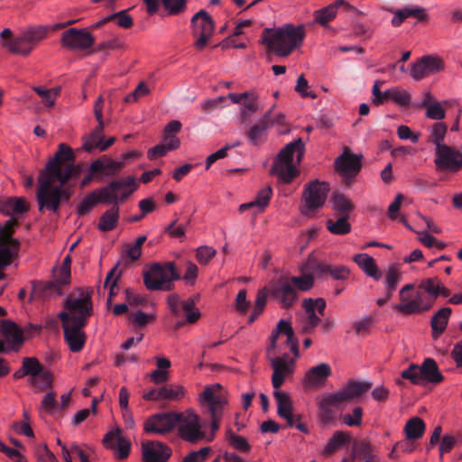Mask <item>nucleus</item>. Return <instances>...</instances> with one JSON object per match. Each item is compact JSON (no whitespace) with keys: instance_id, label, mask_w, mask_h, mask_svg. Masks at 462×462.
<instances>
[{"instance_id":"c9c22d12","label":"nucleus","mask_w":462,"mask_h":462,"mask_svg":"<svg viewBox=\"0 0 462 462\" xmlns=\"http://www.w3.org/2000/svg\"><path fill=\"white\" fill-rule=\"evenodd\" d=\"M2 333L11 348L17 350L23 342L21 328L10 320H5L2 324Z\"/></svg>"},{"instance_id":"4468645a","label":"nucleus","mask_w":462,"mask_h":462,"mask_svg":"<svg viewBox=\"0 0 462 462\" xmlns=\"http://www.w3.org/2000/svg\"><path fill=\"white\" fill-rule=\"evenodd\" d=\"M60 42L67 49L84 51L93 46L95 38L85 29L69 28L61 34Z\"/></svg>"},{"instance_id":"39448f33","label":"nucleus","mask_w":462,"mask_h":462,"mask_svg":"<svg viewBox=\"0 0 462 462\" xmlns=\"http://www.w3.org/2000/svg\"><path fill=\"white\" fill-rule=\"evenodd\" d=\"M75 154L66 143H60L57 152L45 166L42 172L57 178V181L65 185L69 179L79 172L74 165Z\"/></svg>"},{"instance_id":"338daca9","label":"nucleus","mask_w":462,"mask_h":462,"mask_svg":"<svg viewBox=\"0 0 462 462\" xmlns=\"http://www.w3.org/2000/svg\"><path fill=\"white\" fill-rule=\"evenodd\" d=\"M446 112L441 103L434 102L426 110V116L432 120H441L445 117Z\"/></svg>"},{"instance_id":"2f4dec72","label":"nucleus","mask_w":462,"mask_h":462,"mask_svg":"<svg viewBox=\"0 0 462 462\" xmlns=\"http://www.w3.org/2000/svg\"><path fill=\"white\" fill-rule=\"evenodd\" d=\"M272 110L273 108L268 110L260 118V120L255 125L251 126L246 132V136L253 144H258L259 140L263 135L265 130L273 125V121L272 119Z\"/></svg>"},{"instance_id":"20e7f679","label":"nucleus","mask_w":462,"mask_h":462,"mask_svg":"<svg viewBox=\"0 0 462 462\" xmlns=\"http://www.w3.org/2000/svg\"><path fill=\"white\" fill-rule=\"evenodd\" d=\"M55 181H57L56 177L41 171L38 179L39 187L36 194L40 211L47 209L52 212H57L60 208V203L69 199L70 193L67 189H63L64 185L60 183L59 186H53Z\"/></svg>"},{"instance_id":"49530a36","label":"nucleus","mask_w":462,"mask_h":462,"mask_svg":"<svg viewBox=\"0 0 462 462\" xmlns=\"http://www.w3.org/2000/svg\"><path fill=\"white\" fill-rule=\"evenodd\" d=\"M273 396L277 402V413L280 417H288L291 413L293 407L291 400L288 393L282 391H275Z\"/></svg>"},{"instance_id":"13d9d810","label":"nucleus","mask_w":462,"mask_h":462,"mask_svg":"<svg viewBox=\"0 0 462 462\" xmlns=\"http://www.w3.org/2000/svg\"><path fill=\"white\" fill-rule=\"evenodd\" d=\"M363 414L361 407H355L352 413H346L342 416V421L349 427H358L362 424Z\"/></svg>"},{"instance_id":"4d7b16f0","label":"nucleus","mask_w":462,"mask_h":462,"mask_svg":"<svg viewBox=\"0 0 462 462\" xmlns=\"http://www.w3.org/2000/svg\"><path fill=\"white\" fill-rule=\"evenodd\" d=\"M22 365L27 375L32 376L34 380H36L37 374L41 373L43 367L36 357H24Z\"/></svg>"},{"instance_id":"bb28decb","label":"nucleus","mask_w":462,"mask_h":462,"mask_svg":"<svg viewBox=\"0 0 462 462\" xmlns=\"http://www.w3.org/2000/svg\"><path fill=\"white\" fill-rule=\"evenodd\" d=\"M146 5L149 14L158 12L161 5L167 11L168 14L175 15L185 11L187 0H142Z\"/></svg>"},{"instance_id":"a211bd4d","label":"nucleus","mask_w":462,"mask_h":462,"mask_svg":"<svg viewBox=\"0 0 462 462\" xmlns=\"http://www.w3.org/2000/svg\"><path fill=\"white\" fill-rule=\"evenodd\" d=\"M434 162L438 170L457 171L462 169V152L448 145L440 146L436 149Z\"/></svg>"},{"instance_id":"8fccbe9b","label":"nucleus","mask_w":462,"mask_h":462,"mask_svg":"<svg viewBox=\"0 0 462 462\" xmlns=\"http://www.w3.org/2000/svg\"><path fill=\"white\" fill-rule=\"evenodd\" d=\"M49 27L38 26L32 27L23 32L27 44L31 47V50L42 39L47 36Z\"/></svg>"},{"instance_id":"4be33fe9","label":"nucleus","mask_w":462,"mask_h":462,"mask_svg":"<svg viewBox=\"0 0 462 462\" xmlns=\"http://www.w3.org/2000/svg\"><path fill=\"white\" fill-rule=\"evenodd\" d=\"M143 462H167L171 456V449L161 441L149 440L143 442Z\"/></svg>"},{"instance_id":"e2e57ef3","label":"nucleus","mask_w":462,"mask_h":462,"mask_svg":"<svg viewBox=\"0 0 462 462\" xmlns=\"http://www.w3.org/2000/svg\"><path fill=\"white\" fill-rule=\"evenodd\" d=\"M392 100L399 106H407L411 103V97L405 89L401 88H393Z\"/></svg>"},{"instance_id":"9b49d317","label":"nucleus","mask_w":462,"mask_h":462,"mask_svg":"<svg viewBox=\"0 0 462 462\" xmlns=\"http://www.w3.org/2000/svg\"><path fill=\"white\" fill-rule=\"evenodd\" d=\"M179 434L182 439L197 443L205 438V432L201 429L199 417L191 410L178 412Z\"/></svg>"},{"instance_id":"58836bf2","label":"nucleus","mask_w":462,"mask_h":462,"mask_svg":"<svg viewBox=\"0 0 462 462\" xmlns=\"http://www.w3.org/2000/svg\"><path fill=\"white\" fill-rule=\"evenodd\" d=\"M350 217L335 216L326 220V227L329 233L337 236H344L351 231Z\"/></svg>"},{"instance_id":"774afa93","label":"nucleus","mask_w":462,"mask_h":462,"mask_svg":"<svg viewBox=\"0 0 462 462\" xmlns=\"http://www.w3.org/2000/svg\"><path fill=\"white\" fill-rule=\"evenodd\" d=\"M210 448H202L198 451H192L188 454L181 462H204L210 453Z\"/></svg>"},{"instance_id":"cd10ccee","label":"nucleus","mask_w":462,"mask_h":462,"mask_svg":"<svg viewBox=\"0 0 462 462\" xmlns=\"http://www.w3.org/2000/svg\"><path fill=\"white\" fill-rule=\"evenodd\" d=\"M124 167V162H116L104 155L94 161L89 167L91 172H97L99 178L113 177Z\"/></svg>"},{"instance_id":"7c9ffc66","label":"nucleus","mask_w":462,"mask_h":462,"mask_svg":"<svg viewBox=\"0 0 462 462\" xmlns=\"http://www.w3.org/2000/svg\"><path fill=\"white\" fill-rule=\"evenodd\" d=\"M18 226V221L14 218L9 219L4 227L1 226V242L0 245H6L7 248L11 251V255L17 256L20 242L17 239L12 237L13 233L14 232L15 226Z\"/></svg>"},{"instance_id":"7ed1b4c3","label":"nucleus","mask_w":462,"mask_h":462,"mask_svg":"<svg viewBox=\"0 0 462 462\" xmlns=\"http://www.w3.org/2000/svg\"><path fill=\"white\" fill-rule=\"evenodd\" d=\"M304 154V143L301 138L289 143L275 157L271 173L278 176L283 183H291L299 174L297 165Z\"/></svg>"},{"instance_id":"dca6fc26","label":"nucleus","mask_w":462,"mask_h":462,"mask_svg":"<svg viewBox=\"0 0 462 462\" xmlns=\"http://www.w3.org/2000/svg\"><path fill=\"white\" fill-rule=\"evenodd\" d=\"M272 295L284 309H290L298 299V291L290 277L281 276L272 286Z\"/></svg>"},{"instance_id":"a878e982","label":"nucleus","mask_w":462,"mask_h":462,"mask_svg":"<svg viewBox=\"0 0 462 462\" xmlns=\"http://www.w3.org/2000/svg\"><path fill=\"white\" fill-rule=\"evenodd\" d=\"M270 361L273 369L272 384L274 389L278 390L282 385L285 377L292 373L291 360L289 355L285 354L281 357H273Z\"/></svg>"},{"instance_id":"09e8293b","label":"nucleus","mask_w":462,"mask_h":462,"mask_svg":"<svg viewBox=\"0 0 462 462\" xmlns=\"http://www.w3.org/2000/svg\"><path fill=\"white\" fill-rule=\"evenodd\" d=\"M349 440L350 437L346 433L339 430L336 431L326 445L324 453L330 455L341 448Z\"/></svg>"},{"instance_id":"79ce46f5","label":"nucleus","mask_w":462,"mask_h":462,"mask_svg":"<svg viewBox=\"0 0 462 462\" xmlns=\"http://www.w3.org/2000/svg\"><path fill=\"white\" fill-rule=\"evenodd\" d=\"M322 275H329L335 280L345 281L349 276V270L344 265H332L319 262V278Z\"/></svg>"},{"instance_id":"2eb2a0df","label":"nucleus","mask_w":462,"mask_h":462,"mask_svg":"<svg viewBox=\"0 0 462 462\" xmlns=\"http://www.w3.org/2000/svg\"><path fill=\"white\" fill-rule=\"evenodd\" d=\"M178 412L169 411L156 413L144 422V431L147 433L165 434L171 432L178 423Z\"/></svg>"},{"instance_id":"b1692460","label":"nucleus","mask_w":462,"mask_h":462,"mask_svg":"<svg viewBox=\"0 0 462 462\" xmlns=\"http://www.w3.org/2000/svg\"><path fill=\"white\" fill-rule=\"evenodd\" d=\"M103 442L106 448L114 449L117 459H125L129 456L131 442L121 435V430L116 429L106 434Z\"/></svg>"},{"instance_id":"69168bd1","label":"nucleus","mask_w":462,"mask_h":462,"mask_svg":"<svg viewBox=\"0 0 462 462\" xmlns=\"http://www.w3.org/2000/svg\"><path fill=\"white\" fill-rule=\"evenodd\" d=\"M245 97H244V101L242 102V108L251 111V113H255L258 108V95L254 91H245Z\"/></svg>"},{"instance_id":"6e6552de","label":"nucleus","mask_w":462,"mask_h":462,"mask_svg":"<svg viewBox=\"0 0 462 462\" xmlns=\"http://www.w3.org/2000/svg\"><path fill=\"white\" fill-rule=\"evenodd\" d=\"M200 402L210 415L212 437L208 441H211L214 439L215 433L219 430L222 412L226 404V400L220 393V385L207 386L200 394Z\"/></svg>"},{"instance_id":"864d4df0","label":"nucleus","mask_w":462,"mask_h":462,"mask_svg":"<svg viewBox=\"0 0 462 462\" xmlns=\"http://www.w3.org/2000/svg\"><path fill=\"white\" fill-rule=\"evenodd\" d=\"M303 389L306 393H314L318 389V365L312 366L306 374Z\"/></svg>"},{"instance_id":"f8f14e48","label":"nucleus","mask_w":462,"mask_h":462,"mask_svg":"<svg viewBox=\"0 0 462 462\" xmlns=\"http://www.w3.org/2000/svg\"><path fill=\"white\" fill-rule=\"evenodd\" d=\"M192 35L197 38L195 46L197 49H203L208 40L212 37L215 23L212 17L204 10L199 11L191 18Z\"/></svg>"},{"instance_id":"a19ab883","label":"nucleus","mask_w":462,"mask_h":462,"mask_svg":"<svg viewBox=\"0 0 462 462\" xmlns=\"http://www.w3.org/2000/svg\"><path fill=\"white\" fill-rule=\"evenodd\" d=\"M119 219V207L114 206L107 209L99 218L98 229L103 232L116 228Z\"/></svg>"},{"instance_id":"5fc2aeb1","label":"nucleus","mask_w":462,"mask_h":462,"mask_svg":"<svg viewBox=\"0 0 462 462\" xmlns=\"http://www.w3.org/2000/svg\"><path fill=\"white\" fill-rule=\"evenodd\" d=\"M183 311L186 313V322L189 324L195 323L200 317V312L195 309V302L192 299L180 302Z\"/></svg>"},{"instance_id":"f03ea898","label":"nucleus","mask_w":462,"mask_h":462,"mask_svg":"<svg viewBox=\"0 0 462 462\" xmlns=\"http://www.w3.org/2000/svg\"><path fill=\"white\" fill-rule=\"evenodd\" d=\"M304 36L303 25L287 23L276 29L265 28L262 42L277 56L287 57L301 44Z\"/></svg>"},{"instance_id":"de8ad7c7","label":"nucleus","mask_w":462,"mask_h":462,"mask_svg":"<svg viewBox=\"0 0 462 462\" xmlns=\"http://www.w3.org/2000/svg\"><path fill=\"white\" fill-rule=\"evenodd\" d=\"M441 282L438 278L424 279L419 284V289L422 291L428 298L434 303L439 296V286Z\"/></svg>"},{"instance_id":"9d476101","label":"nucleus","mask_w":462,"mask_h":462,"mask_svg":"<svg viewBox=\"0 0 462 462\" xmlns=\"http://www.w3.org/2000/svg\"><path fill=\"white\" fill-rule=\"evenodd\" d=\"M138 188L134 176L123 177L109 182L103 188V200L106 204L118 206Z\"/></svg>"},{"instance_id":"c85d7f7f","label":"nucleus","mask_w":462,"mask_h":462,"mask_svg":"<svg viewBox=\"0 0 462 462\" xmlns=\"http://www.w3.org/2000/svg\"><path fill=\"white\" fill-rule=\"evenodd\" d=\"M32 284V299L47 300L54 297H59L62 294V289L54 281L46 282L34 281Z\"/></svg>"},{"instance_id":"3c124183","label":"nucleus","mask_w":462,"mask_h":462,"mask_svg":"<svg viewBox=\"0 0 462 462\" xmlns=\"http://www.w3.org/2000/svg\"><path fill=\"white\" fill-rule=\"evenodd\" d=\"M162 401H180L185 396V388L182 385L169 384L161 387Z\"/></svg>"},{"instance_id":"a18cd8bd","label":"nucleus","mask_w":462,"mask_h":462,"mask_svg":"<svg viewBox=\"0 0 462 462\" xmlns=\"http://www.w3.org/2000/svg\"><path fill=\"white\" fill-rule=\"evenodd\" d=\"M402 278V273L397 264H393L388 268L384 278V285L386 291L389 292L390 295H393Z\"/></svg>"},{"instance_id":"6ab92c4d","label":"nucleus","mask_w":462,"mask_h":462,"mask_svg":"<svg viewBox=\"0 0 462 462\" xmlns=\"http://www.w3.org/2000/svg\"><path fill=\"white\" fill-rule=\"evenodd\" d=\"M433 304L431 300L418 288L406 302L397 304L394 309L404 315H411L428 311Z\"/></svg>"},{"instance_id":"052dcab7","label":"nucleus","mask_w":462,"mask_h":462,"mask_svg":"<svg viewBox=\"0 0 462 462\" xmlns=\"http://www.w3.org/2000/svg\"><path fill=\"white\" fill-rule=\"evenodd\" d=\"M217 251L208 245H202L196 250V259L200 264H208V262L216 255Z\"/></svg>"},{"instance_id":"1a4fd4ad","label":"nucleus","mask_w":462,"mask_h":462,"mask_svg":"<svg viewBox=\"0 0 462 462\" xmlns=\"http://www.w3.org/2000/svg\"><path fill=\"white\" fill-rule=\"evenodd\" d=\"M362 159V154L352 152L349 147H345L343 152L335 159V171L346 186H351L355 178L360 172Z\"/></svg>"},{"instance_id":"c03bdc74","label":"nucleus","mask_w":462,"mask_h":462,"mask_svg":"<svg viewBox=\"0 0 462 462\" xmlns=\"http://www.w3.org/2000/svg\"><path fill=\"white\" fill-rule=\"evenodd\" d=\"M425 429L424 421L419 417H413L407 421L404 431L408 439L415 440L421 438Z\"/></svg>"},{"instance_id":"ddd939ff","label":"nucleus","mask_w":462,"mask_h":462,"mask_svg":"<svg viewBox=\"0 0 462 462\" xmlns=\"http://www.w3.org/2000/svg\"><path fill=\"white\" fill-rule=\"evenodd\" d=\"M58 317L62 322L64 338L70 351L79 352L86 342V335L82 331L86 324H83V320H79L78 323H69V315L66 313H59Z\"/></svg>"},{"instance_id":"603ef678","label":"nucleus","mask_w":462,"mask_h":462,"mask_svg":"<svg viewBox=\"0 0 462 462\" xmlns=\"http://www.w3.org/2000/svg\"><path fill=\"white\" fill-rule=\"evenodd\" d=\"M226 438L229 444L240 452L249 453L251 446L247 439L242 436L236 435L231 429H227Z\"/></svg>"},{"instance_id":"423d86ee","label":"nucleus","mask_w":462,"mask_h":462,"mask_svg":"<svg viewBox=\"0 0 462 462\" xmlns=\"http://www.w3.org/2000/svg\"><path fill=\"white\" fill-rule=\"evenodd\" d=\"M180 279V276L172 262L153 263L143 273L144 284L151 291H171L172 288L171 282Z\"/></svg>"},{"instance_id":"f3484780","label":"nucleus","mask_w":462,"mask_h":462,"mask_svg":"<svg viewBox=\"0 0 462 462\" xmlns=\"http://www.w3.org/2000/svg\"><path fill=\"white\" fill-rule=\"evenodd\" d=\"M443 60L432 55L423 56L412 63L411 68V76L415 80H420L431 74L443 70Z\"/></svg>"},{"instance_id":"f704fd0d","label":"nucleus","mask_w":462,"mask_h":462,"mask_svg":"<svg viewBox=\"0 0 462 462\" xmlns=\"http://www.w3.org/2000/svg\"><path fill=\"white\" fill-rule=\"evenodd\" d=\"M273 195V189L270 186L262 189L258 193L254 200L240 205V212H244L250 208H255L254 214L262 213L264 211L266 207L269 205L270 199Z\"/></svg>"},{"instance_id":"c756f323","label":"nucleus","mask_w":462,"mask_h":462,"mask_svg":"<svg viewBox=\"0 0 462 462\" xmlns=\"http://www.w3.org/2000/svg\"><path fill=\"white\" fill-rule=\"evenodd\" d=\"M328 205L334 212V216L350 217L355 208L352 200L337 190L334 191L328 199Z\"/></svg>"},{"instance_id":"aec40b11","label":"nucleus","mask_w":462,"mask_h":462,"mask_svg":"<svg viewBox=\"0 0 462 462\" xmlns=\"http://www.w3.org/2000/svg\"><path fill=\"white\" fill-rule=\"evenodd\" d=\"M299 210L308 218L313 217L318 212V179L304 185Z\"/></svg>"},{"instance_id":"0e129e2a","label":"nucleus","mask_w":462,"mask_h":462,"mask_svg":"<svg viewBox=\"0 0 462 462\" xmlns=\"http://www.w3.org/2000/svg\"><path fill=\"white\" fill-rule=\"evenodd\" d=\"M373 323L374 318L372 316H365L361 320L354 322L353 328L356 335L365 337L369 334Z\"/></svg>"},{"instance_id":"6e6d98bb","label":"nucleus","mask_w":462,"mask_h":462,"mask_svg":"<svg viewBox=\"0 0 462 462\" xmlns=\"http://www.w3.org/2000/svg\"><path fill=\"white\" fill-rule=\"evenodd\" d=\"M402 379L409 380L413 384H422L420 365L416 364H411L408 368L404 369L401 373Z\"/></svg>"},{"instance_id":"4c0bfd02","label":"nucleus","mask_w":462,"mask_h":462,"mask_svg":"<svg viewBox=\"0 0 462 462\" xmlns=\"http://www.w3.org/2000/svg\"><path fill=\"white\" fill-rule=\"evenodd\" d=\"M355 263L370 277L379 280L381 272L373 257L367 254H357L354 257Z\"/></svg>"},{"instance_id":"f257e3e1","label":"nucleus","mask_w":462,"mask_h":462,"mask_svg":"<svg viewBox=\"0 0 462 462\" xmlns=\"http://www.w3.org/2000/svg\"><path fill=\"white\" fill-rule=\"evenodd\" d=\"M371 387L372 383L369 382L349 380L337 392L324 394L319 402V420L334 425L337 417L336 408H340L361 398Z\"/></svg>"},{"instance_id":"412c9836","label":"nucleus","mask_w":462,"mask_h":462,"mask_svg":"<svg viewBox=\"0 0 462 462\" xmlns=\"http://www.w3.org/2000/svg\"><path fill=\"white\" fill-rule=\"evenodd\" d=\"M318 272V258L312 253L306 263L301 267V275L298 277H290L297 291H308L314 284V275Z\"/></svg>"},{"instance_id":"0eeeda50","label":"nucleus","mask_w":462,"mask_h":462,"mask_svg":"<svg viewBox=\"0 0 462 462\" xmlns=\"http://www.w3.org/2000/svg\"><path fill=\"white\" fill-rule=\"evenodd\" d=\"M79 296L69 295L64 300V308L66 310L60 313L69 315V323H78L83 320V324H87V319L92 315V289H79Z\"/></svg>"},{"instance_id":"680f3d73","label":"nucleus","mask_w":462,"mask_h":462,"mask_svg":"<svg viewBox=\"0 0 462 462\" xmlns=\"http://www.w3.org/2000/svg\"><path fill=\"white\" fill-rule=\"evenodd\" d=\"M310 86L307 79L303 75H300L297 79V84L295 86V91L300 95L301 97L306 98H316L317 94L313 90H310Z\"/></svg>"},{"instance_id":"37998d69","label":"nucleus","mask_w":462,"mask_h":462,"mask_svg":"<svg viewBox=\"0 0 462 462\" xmlns=\"http://www.w3.org/2000/svg\"><path fill=\"white\" fill-rule=\"evenodd\" d=\"M97 203H105L103 200V188L94 190L93 192L87 195L80 204L78 206V212L83 216L90 211V209Z\"/></svg>"},{"instance_id":"5701e85b","label":"nucleus","mask_w":462,"mask_h":462,"mask_svg":"<svg viewBox=\"0 0 462 462\" xmlns=\"http://www.w3.org/2000/svg\"><path fill=\"white\" fill-rule=\"evenodd\" d=\"M0 43L3 48L13 54L27 56L32 51L23 33L13 37V32L9 28H5L0 32Z\"/></svg>"},{"instance_id":"72a5a7b5","label":"nucleus","mask_w":462,"mask_h":462,"mask_svg":"<svg viewBox=\"0 0 462 462\" xmlns=\"http://www.w3.org/2000/svg\"><path fill=\"white\" fill-rule=\"evenodd\" d=\"M422 384L425 382L431 383H439L444 380L443 375L439 372L436 361L432 358H426L420 365Z\"/></svg>"},{"instance_id":"e433bc0d","label":"nucleus","mask_w":462,"mask_h":462,"mask_svg":"<svg viewBox=\"0 0 462 462\" xmlns=\"http://www.w3.org/2000/svg\"><path fill=\"white\" fill-rule=\"evenodd\" d=\"M341 5H346V8H350L349 4L346 3L344 0H337L333 4L319 9V26L324 27L332 34L336 33V30L331 28L328 23L336 17L337 9Z\"/></svg>"},{"instance_id":"393cba45","label":"nucleus","mask_w":462,"mask_h":462,"mask_svg":"<svg viewBox=\"0 0 462 462\" xmlns=\"http://www.w3.org/2000/svg\"><path fill=\"white\" fill-rule=\"evenodd\" d=\"M318 307V299H305L302 302L303 313L299 322V329L303 334L311 333L318 325V317L316 309Z\"/></svg>"},{"instance_id":"ea45409f","label":"nucleus","mask_w":462,"mask_h":462,"mask_svg":"<svg viewBox=\"0 0 462 462\" xmlns=\"http://www.w3.org/2000/svg\"><path fill=\"white\" fill-rule=\"evenodd\" d=\"M451 312L452 310L450 308L445 307L440 309L432 317L430 325L433 337H438L445 331Z\"/></svg>"},{"instance_id":"bf43d9fd","label":"nucleus","mask_w":462,"mask_h":462,"mask_svg":"<svg viewBox=\"0 0 462 462\" xmlns=\"http://www.w3.org/2000/svg\"><path fill=\"white\" fill-rule=\"evenodd\" d=\"M447 133V126L442 123H437L434 125L432 133L430 135V141L436 144V149H439L440 146H446L442 143L445 134Z\"/></svg>"},{"instance_id":"473e14b6","label":"nucleus","mask_w":462,"mask_h":462,"mask_svg":"<svg viewBox=\"0 0 462 462\" xmlns=\"http://www.w3.org/2000/svg\"><path fill=\"white\" fill-rule=\"evenodd\" d=\"M409 17H414L419 22L423 21L427 17V11L425 8L420 6H407L398 9L394 12V16L392 19V24L394 27H399L404 20Z\"/></svg>"}]
</instances>
